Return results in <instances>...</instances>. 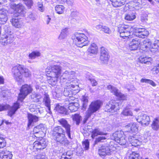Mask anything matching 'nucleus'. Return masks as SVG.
Segmentation results:
<instances>
[{"label":"nucleus","instance_id":"obj_5","mask_svg":"<svg viewBox=\"0 0 159 159\" xmlns=\"http://www.w3.org/2000/svg\"><path fill=\"white\" fill-rule=\"evenodd\" d=\"M134 29V26L131 27L123 24L120 25L118 27L120 36L124 39L133 37L131 34H133Z\"/></svg>","mask_w":159,"mask_h":159},{"label":"nucleus","instance_id":"obj_60","mask_svg":"<svg viewBox=\"0 0 159 159\" xmlns=\"http://www.w3.org/2000/svg\"><path fill=\"white\" fill-rule=\"evenodd\" d=\"M36 104H31L30 106V110L31 111H34L36 109Z\"/></svg>","mask_w":159,"mask_h":159},{"label":"nucleus","instance_id":"obj_64","mask_svg":"<svg viewBox=\"0 0 159 159\" xmlns=\"http://www.w3.org/2000/svg\"><path fill=\"white\" fill-rule=\"evenodd\" d=\"M65 2H66L67 4L69 5H71L73 2V0H67Z\"/></svg>","mask_w":159,"mask_h":159},{"label":"nucleus","instance_id":"obj_36","mask_svg":"<svg viewBox=\"0 0 159 159\" xmlns=\"http://www.w3.org/2000/svg\"><path fill=\"white\" fill-rule=\"evenodd\" d=\"M151 127L152 129L155 130H157L159 129V118H157L154 119Z\"/></svg>","mask_w":159,"mask_h":159},{"label":"nucleus","instance_id":"obj_35","mask_svg":"<svg viewBox=\"0 0 159 159\" xmlns=\"http://www.w3.org/2000/svg\"><path fill=\"white\" fill-rule=\"evenodd\" d=\"M129 154L128 159H141V157L137 152H131Z\"/></svg>","mask_w":159,"mask_h":159},{"label":"nucleus","instance_id":"obj_19","mask_svg":"<svg viewBox=\"0 0 159 159\" xmlns=\"http://www.w3.org/2000/svg\"><path fill=\"white\" fill-rule=\"evenodd\" d=\"M137 135L130 136L128 139L130 143L132 146L135 147L139 145L141 143L142 139L141 138L138 137Z\"/></svg>","mask_w":159,"mask_h":159},{"label":"nucleus","instance_id":"obj_45","mask_svg":"<svg viewBox=\"0 0 159 159\" xmlns=\"http://www.w3.org/2000/svg\"><path fill=\"white\" fill-rule=\"evenodd\" d=\"M64 7L61 5H57L55 7V10L59 14L63 13L64 11Z\"/></svg>","mask_w":159,"mask_h":159},{"label":"nucleus","instance_id":"obj_11","mask_svg":"<svg viewBox=\"0 0 159 159\" xmlns=\"http://www.w3.org/2000/svg\"><path fill=\"white\" fill-rule=\"evenodd\" d=\"M20 105L18 102L15 103L12 107H10L8 105H0V111L7 109H9L8 115L11 116L14 114L17 110L20 108Z\"/></svg>","mask_w":159,"mask_h":159},{"label":"nucleus","instance_id":"obj_14","mask_svg":"<svg viewBox=\"0 0 159 159\" xmlns=\"http://www.w3.org/2000/svg\"><path fill=\"white\" fill-rule=\"evenodd\" d=\"M107 88L110 91L111 93L116 97L119 98L120 100H127V96L122 94L116 87L110 85L107 86Z\"/></svg>","mask_w":159,"mask_h":159},{"label":"nucleus","instance_id":"obj_2","mask_svg":"<svg viewBox=\"0 0 159 159\" xmlns=\"http://www.w3.org/2000/svg\"><path fill=\"white\" fill-rule=\"evenodd\" d=\"M48 82L52 85H55L61 72V67L57 65L49 66L46 69Z\"/></svg>","mask_w":159,"mask_h":159},{"label":"nucleus","instance_id":"obj_63","mask_svg":"<svg viewBox=\"0 0 159 159\" xmlns=\"http://www.w3.org/2000/svg\"><path fill=\"white\" fill-rule=\"evenodd\" d=\"M61 106H60L59 104H56L55 106V109L57 111H59V109L61 108Z\"/></svg>","mask_w":159,"mask_h":159},{"label":"nucleus","instance_id":"obj_12","mask_svg":"<svg viewBox=\"0 0 159 159\" xmlns=\"http://www.w3.org/2000/svg\"><path fill=\"white\" fill-rule=\"evenodd\" d=\"M75 73L74 71H66L63 74L61 79H66L68 80L70 84H73L77 85L75 83L77 82V80L75 79ZM69 82H68L69 84Z\"/></svg>","mask_w":159,"mask_h":159},{"label":"nucleus","instance_id":"obj_39","mask_svg":"<svg viewBox=\"0 0 159 159\" xmlns=\"http://www.w3.org/2000/svg\"><path fill=\"white\" fill-rule=\"evenodd\" d=\"M89 52L92 53H96L98 51V47L94 43H92L88 49Z\"/></svg>","mask_w":159,"mask_h":159},{"label":"nucleus","instance_id":"obj_28","mask_svg":"<svg viewBox=\"0 0 159 159\" xmlns=\"http://www.w3.org/2000/svg\"><path fill=\"white\" fill-rule=\"evenodd\" d=\"M12 155L11 152L6 150L0 152V159H11Z\"/></svg>","mask_w":159,"mask_h":159},{"label":"nucleus","instance_id":"obj_20","mask_svg":"<svg viewBox=\"0 0 159 159\" xmlns=\"http://www.w3.org/2000/svg\"><path fill=\"white\" fill-rule=\"evenodd\" d=\"M46 145V141L43 139L40 140V141H36L34 142L33 144V147L34 149L38 151L44 149Z\"/></svg>","mask_w":159,"mask_h":159},{"label":"nucleus","instance_id":"obj_58","mask_svg":"<svg viewBox=\"0 0 159 159\" xmlns=\"http://www.w3.org/2000/svg\"><path fill=\"white\" fill-rule=\"evenodd\" d=\"M28 18H30L31 20L34 21L36 20L37 16L35 14L31 13L28 15Z\"/></svg>","mask_w":159,"mask_h":159},{"label":"nucleus","instance_id":"obj_44","mask_svg":"<svg viewBox=\"0 0 159 159\" xmlns=\"http://www.w3.org/2000/svg\"><path fill=\"white\" fill-rule=\"evenodd\" d=\"M44 125L43 124H40L34 129L33 131L34 134L38 133L44 129Z\"/></svg>","mask_w":159,"mask_h":159},{"label":"nucleus","instance_id":"obj_21","mask_svg":"<svg viewBox=\"0 0 159 159\" xmlns=\"http://www.w3.org/2000/svg\"><path fill=\"white\" fill-rule=\"evenodd\" d=\"M109 57V56L107 52L105 50L104 48H101L100 57V60L101 62L104 64L107 63Z\"/></svg>","mask_w":159,"mask_h":159},{"label":"nucleus","instance_id":"obj_29","mask_svg":"<svg viewBox=\"0 0 159 159\" xmlns=\"http://www.w3.org/2000/svg\"><path fill=\"white\" fill-rule=\"evenodd\" d=\"M140 2H141V0H134L130 2V4L134 9L138 10L142 7V5Z\"/></svg>","mask_w":159,"mask_h":159},{"label":"nucleus","instance_id":"obj_33","mask_svg":"<svg viewBox=\"0 0 159 159\" xmlns=\"http://www.w3.org/2000/svg\"><path fill=\"white\" fill-rule=\"evenodd\" d=\"M79 106V104L76 102L69 103L67 107L71 112L77 111Z\"/></svg>","mask_w":159,"mask_h":159},{"label":"nucleus","instance_id":"obj_3","mask_svg":"<svg viewBox=\"0 0 159 159\" xmlns=\"http://www.w3.org/2000/svg\"><path fill=\"white\" fill-rule=\"evenodd\" d=\"M12 73L14 79L18 82L23 81V76L29 77L31 75V72L28 68L20 64L13 67Z\"/></svg>","mask_w":159,"mask_h":159},{"label":"nucleus","instance_id":"obj_27","mask_svg":"<svg viewBox=\"0 0 159 159\" xmlns=\"http://www.w3.org/2000/svg\"><path fill=\"white\" fill-rule=\"evenodd\" d=\"M126 131L130 133H136L138 130V127L135 123H130L125 127Z\"/></svg>","mask_w":159,"mask_h":159},{"label":"nucleus","instance_id":"obj_40","mask_svg":"<svg viewBox=\"0 0 159 159\" xmlns=\"http://www.w3.org/2000/svg\"><path fill=\"white\" fill-rule=\"evenodd\" d=\"M159 49V40H156L152 45L151 49V52L153 51H158Z\"/></svg>","mask_w":159,"mask_h":159},{"label":"nucleus","instance_id":"obj_10","mask_svg":"<svg viewBox=\"0 0 159 159\" xmlns=\"http://www.w3.org/2000/svg\"><path fill=\"white\" fill-rule=\"evenodd\" d=\"M66 87L64 89L63 92L64 95L65 96L68 97L67 99L68 101H66V104L68 103L69 100H73L74 99V98L72 97L73 94L72 90H75L74 89L76 87H77V85H75L73 84H69L67 83H66Z\"/></svg>","mask_w":159,"mask_h":159},{"label":"nucleus","instance_id":"obj_31","mask_svg":"<svg viewBox=\"0 0 159 159\" xmlns=\"http://www.w3.org/2000/svg\"><path fill=\"white\" fill-rule=\"evenodd\" d=\"M152 42L149 39H147L140 43V48H152Z\"/></svg>","mask_w":159,"mask_h":159},{"label":"nucleus","instance_id":"obj_13","mask_svg":"<svg viewBox=\"0 0 159 159\" xmlns=\"http://www.w3.org/2000/svg\"><path fill=\"white\" fill-rule=\"evenodd\" d=\"M119 103L115 101L112 100L106 104L105 111L107 112H114L119 109Z\"/></svg>","mask_w":159,"mask_h":159},{"label":"nucleus","instance_id":"obj_8","mask_svg":"<svg viewBox=\"0 0 159 159\" xmlns=\"http://www.w3.org/2000/svg\"><path fill=\"white\" fill-rule=\"evenodd\" d=\"M34 86L36 89V93H33L31 95V98L33 99V101L35 102H39L41 98L42 94L44 92V89L40 86L39 83L36 82L34 83Z\"/></svg>","mask_w":159,"mask_h":159},{"label":"nucleus","instance_id":"obj_51","mask_svg":"<svg viewBox=\"0 0 159 159\" xmlns=\"http://www.w3.org/2000/svg\"><path fill=\"white\" fill-rule=\"evenodd\" d=\"M106 139L105 136H100L96 139L95 143L96 144L99 142H104Z\"/></svg>","mask_w":159,"mask_h":159},{"label":"nucleus","instance_id":"obj_59","mask_svg":"<svg viewBox=\"0 0 159 159\" xmlns=\"http://www.w3.org/2000/svg\"><path fill=\"white\" fill-rule=\"evenodd\" d=\"M152 70L153 72H155V73L156 74H157L159 73V64L154 66Z\"/></svg>","mask_w":159,"mask_h":159},{"label":"nucleus","instance_id":"obj_22","mask_svg":"<svg viewBox=\"0 0 159 159\" xmlns=\"http://www.w3.org/2000/svg\"><path fill=\"white\" fill-rule=\"evenodd\" d=\"M28 123L27 127L30 128L32 126L34 123L38 121V117L36 116L31 114H28L27 116Z\"/></svg>","mask_w":159,"mask_h":159},{"label":"nucleus","instance_id":"obj_56","mask_svg":"<svg viewBox=\"0 0 159 159\" xmlns=\"http://www.w3.org/2000/svg\"><path fill=\"white\" fill-rule=\"evenodd\" d=\"M101 31H102L108 34H110L111 32L109 28L106 26H103L102 29H101Z\"/></svg>","mask_w":159,"mask_h":159},{"label":"nucleus","instance_id":"obj_50","mask_svg":"<svg viewBox=\"0 0 159 159\" xmlns=\"http://www.w3.org/2000/svg\"><path fill=\"white\" fill-rule=\"evenodd\" d=\"M81 116L78 114H75L73 116L72 119L74 121L76 122V124L79 125L80 122Z\"/></svg>","mask_w":159,"mask_h":159},{"label":"nucleus","instance_id":"obj_46","mask_svg":"<svg viewBox=\"0 0 159 159\" xmlns=\"http://www.w3.org/2000/svg\"><path fill=\"white\" fill-rule=\"evenodd\" d=\"M141 83H145L149 84L153 87L156 86V84L152 80L146 79H142L140 80Z\"/></svg>","mask_w":159,"mask_h":159},{"label":"nucleus","instance_id":"obj_1","mask_svg":"<svg viewBox=\"0 0 159 159\" xmlns=\"http://www.w3.org/2000/svg\"><path fill=\"white\" fill-rule=\"evenodd\" d=\"M58 121L65 128V130L61 126H57L53 129L52 134L54 137V139L57 142L63 145H66L68 143V141L66 137L65 133L69 138L72 139L71 137V125L64 119H61L59 120Z\"/></svg>","mask_w":159,"mask_h":159},{"label":"nucleus","instance_id":"obj_6","mask_svg":"<svg viewBox=\"0 0 159 159\" xmlns=\"http://www.w3.org/2000/svg\"><path fill=\"white\" fill-rule=\"evenodd\" d=\"M5 34L2 37L0 43L3 45H6L12 43L13 41L14 36L13 33L11 31L10 26L5 25L4 27Z\"/></svg>","mask_w":159,"mask_h":159},{"label":"nucleus","instance_id":"obj_42","mask_svg":"<svg viewBox=\"0 0 159 159\" xmlns=\"http://www.w3.org/2000/svg\"><path fill=\"white\" fill-rule=\"evenodd\" d=\"M40 53L38 51H33L29 55V58L31 59H34L36 57L40 56Z\"/></svg>","mask_w":159,"mask_h":159},{"label":"nucleus","instance_id":"obj_52","mask_svg":"<svg viewBox=\"0 0 159 159\" xmlns=\"http://www.w3.org/2000/svg\"><path fill=\"white\" fill-rule=\"evenodd\" d=\"M84 148L86 150H88L89 148V142L88 139L85 140L82 143Z\"/></svg>","mask_w":159,"mask_h":159},{"label":"nucleus","instance_id":"obj_48","mask_svg":"<svg viewBox=\"0 0 159 159\" xmlns=\"http://www.w3.org/2000/svg\"><path fill=\"white\" fill-rule=\"evenodd\" d=\"M82 100L83 102L82 109L84 110L86 109L88 105V97L84 96L82 98Z\"/></svg>","mask_w":159,"mask_h":159},{"label":"nucleus","instance_id":"obj_61","mask_svg":"<svg viewBox=\"0 0 159 159\" xmlns=\"http://www.w3.org/2000/svg\"><path fill=\"white\" fill-rule=\"evenodd\" d=\"M89 80L93 86H96L97 85L98 83L96 81L93 79H89Z\"/></svg>","mask_w":159,"mask_h":159},{"label":"nucleus","instance_id":"obj_34","mask_svg":"<svg viewBox=\"0 0 159 159\" xmlns=\"http://www.w3.org/2000/svg\"><path fill=\"white\" fill-rule=\"evenodd\" d=\"M107 133H104L98 128L94 129L92 132L91 137L93 139L98 135H106Z\"/></svg>","mask_w":159,"mask_h":159},{"label":"nucleus","instance_id":"obj_37","mask_svg":"<svg viewBox=\"0 0 159 159\" xmlns=\"http://www.w3.org/2000/svg\"><path fill=\"white\" fill-rule=\"evenodd\" d=\"M139 62L141 63L145 64L150 62L152 61V59L150 57L142 56L139 57Z\"/></svg>","mask_w":159,"mask_h":159},{"label":"nucleus","instance_id":"obj_47","mask_svg":"<svg viewBox=\"0 0 159 159\" xmlns=\"http://www.w3.org/2000/svg\"><path fill=\"white\" fill-rule=\"evenodd\" d=\"M72 153L71 151L67 152L65 154L64 153L61 157V159H70L71 158Z\"/></svg>","mask_w":159,"mask_h":159},{"label":"nucleus","instance_id":"obj_24","mask_svg":"<svg viewBox=\"0 0 159 159\" xmlns=\"http://www.w3.org/2000/svg\"><path fill=\"white\" fill-rule=\"evenodd\" d=\"M8 11L4 9H0V24H4L8 19Z\"/></svg>","mask_w":159,"mask_h":159},{"label":"nucleus","instance_id":"obj_26","mask_svg":"<svg viewBox=\"0 0 159 159\" xmlns=\"http://www.w3.org/2000/svg\"><path fill=\"white\" fill-rule=\"evenodd\" d=\"M141 41L137 39H133L129 44V49L131 50L137 49L139 47H140Z\"/></svg>","mask_w":159,"mask_h":159},{"label":"nucleus","instance_id":"obj_49","mask_svg":"<svg viewBox=\"0 0 159 159\" xmlns=\"http://www.w3.org/2000/svg\"><path fill=\"white\" fill-rule=\"evenodd\" d=\"M116 140H117L116 141L120 145H125L127 142L126 140L125 139V135L123 137L120 139Z\"/></svg>","mask_w":159,"mask_h":159},{"label":"nucleus","instance_id":"obj_54","mask_svg":"<svg viewBox=\"0 0 159 159\" xmlns=\"http://www.w3.org/2000/svg\"><path fill=\"white\" fill-rule=\"evenodd\" d=\"M37 7L39 11L41 12H43L44 11V8L43 6V2L41 1H39L37 3Z\"/></svg>","mask_w":159,"mask_h":159},{"label":"nucleus","instance_id":"obj_57","mask_svg":"<svg viewBox=\"0 0 159 159\" xmlns=\"http://www.w3.org/2000/svg\"><path fill=\"white\" fill-rule=\"evenodd\" d=\"M148 15L147 14H143L140 17L141 20L143 22H146L148 20Z\"/></svg>","mask_w":159,"mask_h":159},{"label":"nucleus","instance_id":"obj_43","mask_svg":"<svg viewBox=\"0 0 159 159\" xmlns=\"http://www.w3.org/2000/svg\"><path fill=\"white\" fill-rule=\"evenodd\" d=\"M121 115L125 116H132L133 113L129 108H125L121 113Z\"/></svg>","mask_w":159,"mask_h":159},{"label":"nucleus","instance_id":"obj_23","mask_svg":"<svg viewBox=\"0 0 159 159\" xmlns=\"http://www.w3.org/2000/svg\"><path fill=\"white\" fill-rule=\"evenodd\" d=\"M10 22L12 25L17 28H21L24 25L22 20L21 19H19L17 17L13 18L11 20Z\"/></svg>","mask_w":159,"mask_h":159},{"label":"nucleus","instance_id":"obj_32","mask_svg":"<svg viewBox=\"0 0 159 159\" xmlns=\"http://www.w3.org/2000/svg\"><path fill=\"white\" fill-rule=\"evenodd\" d=\"M113 6L115 7H120L125 4L126 0H110Z\"/></svg>","mask_w":159,"mask_h":159},{"label":"nucleus","instance_id":"obj_18","mask_svg":"<svg viewBox=\"0 0 159 159\" xmlns=\"http://www.w3.org/2000/svg\"><path fill=\"white\" fill-rule=\"evenodd\" d=\"M113 149L111 147L105 145L102 146L98 150V154L100 156H105L111 155Z\"/></svg>","mask_w":159,"mask_h":159},{"label":"nucleus","instance_id":"obj_62","mask_svg":"<svg viewBox=\"0 0 159 159\" xmlns=\"http://www.w3.org/2000/svg\"><path fill=\"white\" fill-rule=\"evenodd\" d=\"M66 111V108L63 107L61 106V108L59 109V111H58L61 113H63Z\"/></svg>","mask_w":159,"mask_h":159},{"label":"nucleus","instance_id":"obj_7","mask_svg":"<svg viewBox=\"0 0 159 159\" xmlns=\"http://www.w3.org/2000/svg\"><path fill=\"white\" fill-rule=\"evenodd\" d=\"M102 104V102L99 100L93 102L91 103L84 119V123L86 122L92 113L96 112L99 109Z\"/></svg>","mask_w":159,"mask_h":159},{"label":"nucleus","instance_id":"obj_53","mask_svg":"<svg viewBox=\"0 0 159 159\" xmlns=\"http://www.w3.org/2000/svg\"><path fill=\"white\" fill-rule=\"evenodd\" d=\"M6 144V140L2 137H0V148L5 147Z\"/></svg>","mask_w":159,"mask_h":159},{"label":"nucleus","instance_id":"obj_55","mask_svg":"<svg viewBox=\"0 0 159 159\" xmlns=\"http://www.w3.org/2000/svg\"><path fill=\"white\" fill-rule=\"evenodd\" d=\"M35 159H48V158L44 155L40 153L35 156Z\"/></svg>","mask_w":159,"mask_h":159},{"label":"nucleus","instance_id":"obj_4","mask_svg":"<svg viewBox=\"0 0 159 159\" xmlns=\"http://www.w3.org/2000/svg\"><path fill=\"white\" fill-rule=\"evenodd\" d=\"M72 39L73 43L79 47L87 45L89 43L87 37L84 34L76 33L72 36Z\"/></svg>","mask_w":159,"mask_h":159},{"label":"nucleus","instance_id":"obj_15","mask_svg":"<svg viewBox=\"0 0 159 159\" xmlns=\"http://www.w3.org/2000/svg\"><path fill=\"white\" fill-rule=\"evenodd\" d=\"M138 122L140 123L142 125H148L150 122V117L146 114L141 113L136 118Z\"/></svg>","mask_w":159,"mask_h":159},{"label":"nucleus","instance_id":"obj_30","mask_svg":"<svg viewBox=\"0 0 159 159\" xmlns=\"http://www.w3.org/2000/svg\"><path fill=\"white\" fill-rule=\"evenodd\" d=\"M125 136L124 135V132L121 130H119L113 133L111 136V138L115 141L116 139H118Z\"/></svg>","mask_w":159,"mask_h":159},{"label":"nucleus","instance_id":"obj_38","mask_svg":"<svg viewBox=\"0 0 159 159\" xmlns=\"http://www.w3.org/2000/svg\"><path fill=\"white\" fill-rule=\"evenodd\" d=\"M136 17V16L135 13H129L125 14V19L127 20H133L135 19Z\"/></svg>","mask_w":159,"mask_h":159},{"label":"nucleus","instance_id":"obj_41","mask_svg":"<svg viewBox=\"0 0 159 159\" xmlns=\"http://www.w3.org/2000/svg\"><path fill=\"white\" fill-rule=\"evenodd\" d=\"M68 29L65 28L62 30L61 34L59 36L58 39L61 40L65 39L67 36L68 33Z\"/></svg>","mask_w":159,"mask_h":159},{"label":"nucleus","instance_id":"obj_9","mask_svg":"<svg viewBox=\"0 0 159 159\" xmlns=\"http://www.w3.org/2000/svg\"><path fill=\"white\" fill-rule=\"evenodd\" d=\"M32 91L30 85L25 84L22 86L18 97V100L22 102L25 97Z\"/></svg>","mask_w":159,"mask_h":159},{"label":"nucleus","instance_id":"obj_25","mask_svg":"<svg viewBox=\"0 0 159 159\" xmlns=\"http://www.w3.org/2000/svg\"><path fill=\"white\" fill-rule=\"evenodd\" d=\"M44 96L43 102L44 103L45 106L47 107V111L50 114L51 113V100L49 95L46 93L44 92Z\"/></svg>","mask_w":159,"mask_h":159},{"label":"nucleus","instance_id":"obj_16","mask_svg":"<svg viewBox=\"0 0 159 159\" xmlns=\"http://www.w3.org/2000/svg\"><path fill=\"white\" fill-rule=\"evenodd\" d=\"M134 35L139 38H143L149 34V32L144 28H139L134 26Z\"/></svg>","mask_w":159,"mask_h":159},{"label":"nucleus","instance_id":"obj_17","mask_svg":"<svg viewBox=\"0 0 159 159\" xmlns=\"http://www.w3.org/2000/svg\"><path fill=\"white\" fill-rule=\"evenodd\" d=\"M11 7L14 10L16 13L18 14L17 16H24L25 13L24 7L22 4L19 3L17 5L13 3L11 4Z\"/></svg>","mask_w":159,"mask_h":159}]
</instances>
